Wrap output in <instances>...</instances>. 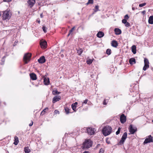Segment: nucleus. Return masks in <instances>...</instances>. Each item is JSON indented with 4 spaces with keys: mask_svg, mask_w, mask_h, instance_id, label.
<instances>
[{
    "mask_svg": "<svg viewBox=\"0 0 153 153\" xmlns=\"http://www.w3.org/2000/svg\"><path fill=\"white\" fill-rule=\"evenodd\" d=\"M103 135L106 136L110 134L112 132L111 128L108 126H106L102 130Z\"/></svg>",
    "mask_w": 153,
    "mask_h": 153,
    "instance_id": "nucleus-1",
    "label": "nucleus"
},
{
    "mask_svg": "<svg viewBox=\"0 0 153 153\" xmlns=\"http://www.w3.org/2000/svg\"><path fill=\"white\" fill-rule=\"evenodd\" d=\"M92 146V143L90 139L86 140L83 143V146L84 148L88 149Z\"/></svg>",
    "mask_w": 153,
    "mask_h": 153,
    "instance_id": "nucleus-2",
    "label": "nucleus"
},
{
    "mask_svg": "<svg viewBox=\"0 0 153 153\" xmlns=\"http://www.w3.org/2000/svg\"><path fill=\"white\" fill-rule=\"evenodd\" d=\"M11 15L8 11H5L3 12L2 17L4 20H9L10 18Z\"/></svg>",
    "mask_w": 153,
    "mask_h": 153,
    "instance_id": "nucleus-3",
    "label": "nucleus"
},
{
    "mask_svg": "<svg viewBox=\"0 0 153 153\" xmlns=\"http://www.w3.org/2000/svg\"><path fill=\"white\" fill-rule=\"evenodd\" d=\"M31 54L30 53L25 54L23 57V61L25 64H27L30 61Z\"/></svg>",
    "mask_w": 153,
    "mask_h": 153,
    "instance_id": "nucleus-4",
    "label": "nucleus"
},
{
    "mask_svg": "<svg viewBox=\"0 0 153 153\" xmlns=\"http://www.w3.org/2000/svg\"><path fill=\"white\" fill-rule=\"evenodd\" d=\"M127 136V133L126 132L124 133L120 141L119 142L118 144L122 145L123 144Z\"/></svg>",
    "mask_w": 153,
    "mask_h": 153,
    "instance_id": "nucleus-5",
    "label": "nucleus"
},
{
    "mask_svg": "<svg viewBox=\"0 0 153 153\" xmlns=\"http://www.w3.org/2000/svg\"><path fill=\"white\" fill-rule=\"evenodd\" d=\"M153 142V138L151 135L147 136L144 141L143 144H145L148 143Z\"/></svg>",
    "mask_w": 153,
    "mask_h": 153,
    "instance_id": "nucleus-6",
    "label": "nucleus"
},
{
    "mask_svg": "<svg viewBox=\"0 0 153 153\" xmlns=\"http://www.w3.org/2000/svg\"><path fill=\"white\" fill-rule=\"evenodd\" d=\"M86 131L87 133L91 135L94 134L95 133L96 130L94 128H87Z\"/></svg>",
    "mask_w": 153,
    "mask_h": 153,
    "instance_id": "nucleus-7",
    "label": "nucleus"
},
{
    "mask_svg": "<svg viewBox=\"0 0 153 153\" xmlns=\"http://www.w3.org/2000/svg\"><path fill=\"white\" fill-rule=\"evenodd\" d=\"M137 128L136 127H133L132 125H131L129 126V132L131 134H134L137 131Z\"/></svg>",
    "mask_w": 153,
    "mask_h": 153,
    "instance_id": "nucleus-8",
    "label": "nucleus"
},
{
    "mask_svg": "<svg viewBox=\"0 0 153 153\" xmlns=\"http://www.w3.org/2000/svg\"><path fill=\"white\" fill-rule=\"evenodd\" d=\"M126 121V117L123 114H122L120 117V121L121 123H123Z\"/></svg>",
    "mask_w": 153,
    "mask_h": 153,
    "instance_id": "nucleus-9",
    "label": "nucleus"
},
{
    "mask_svg": "<svg viewBox=\"0 0 153 153\" xmlns=\"http://www.w3.org/2000/svg\"><path fill=\"white\" fill-rule=\"evenodd\" d=\"M47 44V42L45 41H41L40 42V45L42 48L45 49L46 47Z\"/></svg>",
    "mask_w": 153,
    "mask_h": 153,
    "instance_id": "nucleus-10",
    "label": "nucleus"
},
{
    "mask_svg": "<svg viewBox=\"0 0 153 153\" xmlns=\"http://www.w3.org/2000/svg\"><path fill=\"white\" fill-rule=\"evenodd\" d=\"M38 62L41 64H42L45 62V59L44 56L41 57L38 60Z\"/></svg>",
    "mask_w": 153,
    "mask_h": 153,
    "instance_id": "nucleus-11",
    "label": "nucleus"
},
{
    "mask_svg": "<svg viewBox=\"0 0 153 153\" xmlns=\"http://www.w3.org/2000/svg\"><path fill=\"white\" fill-rule=\"evenodd\" d=\"M61 99V97L60 96H56L53 99V102L55 103L57 101H59Z\"/></svg>",
    "mask_w": 153,
    "mask_h": 153,
    "instance_id": "nucleus-12",
    "label": "nucleus"
},
{
    "mask_svg": "<svg viewBox=\"0 0 153 153\" xmlns=\"http://www.w3.org/2000/svg\"><path fill=\"white\" fill-rule=\"evenodd\" d=\"M35 2V0H29L28 1L29 5L30 7L33 6Z\"/></svg>",
    "mask_w": 153,
    "mask_h": 153,
    "instance_id": "nucleus-13",
    "label": "nucleus"
},
{
    "mask_svg": "<svg viewBox=\"0 0 153 153\" xmlns=\"http://www.w3.org/2000/svg\"><path fill=\"white\" fill-rule=\"evenodd\" d=\"M31 79L32 80H35L37 79L36 76L33 73H31L30 75Z\"/></svg>",
    "mask_w": 153,
    "mask_h": 153,
    "instance_id": "nucleus-14",
    "label": "nucleus"
},
{
    "mask_svg": "<svg viewBox=\"0 0 153 153\" xmlns=\"http://www.w3.org/2000/svg\"><path fill=\"white\" fill-rule=\"evenodd\" d=\"M111 46L114 47H117L118 46V43L117 41L113 40L111 43Z\"/></svg>",
    "mask_w": 153,
    "mask_h": 153,
    "instance_id": "nucleus-15",
    "label": "nucleus"
},
{
    "mask_svg": "<svg viewBox=\"0 0 153 153\" xmlns=\"http://www.w3.org/2000/svg\"><path fill=\"white\" fill-rule=\"evenodd\" d=\"M104 36V33L101 31L99 32L97 35V36L99 38L102 37Z\"/></svg>",
    "mask_w": 153,
    "mask_h": 153,
    "instance_id": "nucleus-16",
    "label": "nucleus"
},
{
    "mask_svg": "<svg viewBox=\"0 0 153 153\" xmlns=\"http://www.w3.org/2000/svg\"><path fill=\"white\" fill-rule=\"evenodd\" d=\"M114 32L116 35H119L121 33V30L119 28H115L114 29Z\"/></svg>",
    "mask_w": 153,
    "mask_h": 153,
    "instance_id": "nucleus-17",
    "label": "nucleus"
},
{
    "mask_svg": "<svg viewBox=\"0 0 153 153\" xmlns=\"http://www.w3.org/2000/svg\"><path fill=\"white\" fill-rule=\"evenodd\" d=\"M132 51L134 54L136 53V47L135 45H133L131 47Z\"/></svg>",
    "mask_w": 153,
    "mask_h": 153,
    "instance_id": "nucleus-18",
    "label": "nucleus"
},
{
    "mask_svg": "<svg viewBox=\"0 0 153 153\" xmlns=\"http://www.w3.org/2000/svg\"><path fill=\"white\" fill-rule=\"evenodd\" d=\"M14 144L15 145H17L19 142V138L17 136H15L14 137Z\"/></svg>",
    "mask_w": 153,
    "mask_h": 153,
    "instance_id": "nucleus-19",
    "label": "nucleus"
},
{
    "mask_svg": "<svg viewBox=\"0 0 153 153\" xmlns=\"http://www.w3.org/2000/svg\"><path fill=\"white\" fill-rule=\"evenodd\" d=\"M149 23L151 24H153V16H150L149 19Z\"/></svg>",
    "mask_w": 153,
    "mask_h": 153,
    "instance_id": "nucleus-20",
    "label": "nucleus"
},
{
    "mask_svg": "<svg viewBox=\"0 0 153 153\" xmlns=\"http://www.w3.org/2000/svg\"><path fill=\"white\" fill-rule=\"evenodd\" d=\"M44 82L45 85H48L49 83V78H45L44 79Z\"/></svg>",
    "mask_w": 153,
    "mask_h": 153,
    "instance_id": "nucleus-21",
    "label": "nucleus"
},
{
    "mask_svg": "<svg viewBox=\"0 0 153 153\" xmlns=\"http://www.w3.org/2000/svg\"><path fill=\"white\" fill-rule=\"evenodd\" d=\"M129 62L130 64H133L135 63V59L134 58H131L129 59Z\"/></svg>",
    "mask_w": 153,
    "mask_h": 153,
    "instance_id": "nucleus-22",
    "label": "nucleus"
},
{
    "mask_svg": "<svg viewBox=\"0 0 153 153\" xmlns=\"http://www.w3.org/2000/svg\"><path fill=\"white\" fill-rule=\"evenodd\" d=\"M144 65H149V61L148 59L145 58L144 59Z\"/></svg>",
    "mask_w": 153,
    "mask_h": 153,
    "instance_id": "nucleus-23",
    "label": "nucleus"
},
{
    "mask_svg": "<svg viewBox=\"0 0 153 153\" xmlns=\"http://www.w3.org/2000/svg\"><path fill=\"white\" fill-rule=\"evenodd\" d=\"M77 53L79 55H80L82 53L83 51L82 49L79 48V49L77 50Z\"/></svg>",
    "mask_w": 153,
    "mask_h": 153,
    "instance_id": "nucleus-24",
    "label": "nucleus"
},
{
    "mask_svg": "<svg viewBox=\"0 0 153 153\" xmlns=\"http://www.w3.org/2000/svg\"><path fill=\"white\" fill-rule=\"evenodd\" d=\"M48 108H45V109L43 110L41 112V115H43L45 114V112H46V111H48Z\"/></svg>",
    "mask_w": 153,
    "mask_h": 153,
    "instance_id": "nucleus-25",
    "label": "nucleus"
},
{
    "mask_svg": "<svg viewBox=\"0 0 153 153\" xmlns=\"http://www.w3.org/2000/svg\"><path fill=\"white\" fill-rule=\"evenodd\" d=\"M24 151L25 153H29L30 152V150L28 147H25L24 149Z\"/></svg>",
    "mask_w": 153,
    "mask_h": 153,
    "instance_id": "nucleus-26",
    "label": "nucleus"
},
{
    "mask_svg": "<svg viewBox=\"0 0 153 153\" xmlns=\"http://www.w3.org/2000/svg\"><path fill=\"white\" fill-rule=\"evenodd\" d=\"M60 93V92H59L57 90H53L52 91V94L54 95H55L56 94H59Z\"/></svg>",
    "mask_w": 153,
    "mask_h": 153,
    "instance_id": "nucleus-27",
    "label": "nucleus"
},
{
    "mask_svg": "<svg viewBox=\"0 0 153 153\" xmlns=\"http://www.w3.org/2000/svg\"><path fill=\"white\" fill-rule=\"evenodd\" d=\"M65 110L66 114H68L69 113L70 109L68 108L67 107H65Z\"/></svg>",
    "mask_w": 153,
    "mask_h": 153,
    "instance_id": "nucleus-28",
    "label": "nucleus"
},
{
    "mask_svg": "<svg viewBox=\"0 0 153 153\" xmlns=\"http://www.w3.org/2000/svg\"><path fill=\"white\" fill-rule=\"evenodd\" d=\"M99 7L98 5L96 6L95 7V9H94V12H96L97 11L99 10Z\"/></svg>",
    "mask_w": 153,
    "mask_h": 153,
    "instance_id": "nucleus-29",
    "label": "nucleus"
},
{
    "mask_svg": "<svg viewBox=\"0 0 153 153\" xmlns=\"http://www.w3.org/2000/svg\"><path fill=\"white\" fill-rule=\"evenodd\" d=\"M106 53L108 55H110L111 53V50L110 49H108L106 50Z\"/></svg>",
    "mask_w": 153,
    "mask_h": 153,
    "instance_id": "nucleus-30",
    "label": "nucleus"
},
{
    "mask_svg": "<svg viewBox=\"0 0 153 153\" xmlns=\"http://www.w3.org/2000/svg\"><path fill=\"white\" fill-rule=\"evenodd\" d=\"M149 67V65H144V66L143 68V70L144 71H146L147 69Z\"/></svg>",
    "mask_w": 153,
    "mask_h": 153,
    "instance_id": "nucleus-31",
    "label": "nucleus"
},
{
    "mask_svg": "<svg viewBox=\"0 0 153 153\" xmlns=\"http://www.w3.org/2000/svg\"><path fill=\"white\" fill-rule=\"evenodd\" d=\"M76 105H73V104H72L71 105V107L73 109V110L75 111H76Z\"/></svg>",
    "mask_w": 153,
    "mask_h": 153,
    "instance_id": "nucleus-32",
    "label": "nucleus"
},
{
    "mask_svg": "<svg viewBox=\"0 0 153 153\" xmlns=\"http://www.w3.org/2000/svg\"><path fill=\"white\" fill-rule=\"evenodd\" d=\"M42 28L43 31L45 33L47 32V27H46L45 26H43L42 27Z\"/></svg>",
    "mask_w": 153,
    "mask_h": 153,
    "instance_id": "nucleus-33",
    "label": "nucleus"
},
{
    "mask_svg": "<svg viewBox=\"0 0 153 153\" xmlns=\"http://www.w3.org/2000/svg\"><path fill=\"white\" fill-rule=\"evenodd\" d=\"M93 3V0H88V2L87 3V5L90 4H92Z\"/></svg>",
    "mask_w": 153,
    "mask_h": 153,
    "instance_id": "nucleus-34",
    "label": "nucleus"
},
{
    "mask_svg": "<svg viewBox=\"0 0 153 153\" xmlns=\"http://www.w3.org/2000/svg\"><path fill=\"white\" fill-rule=\"evenodd\" d=\"M92 62V60L91 59H89L87 61V63L88 64H90Z\"/></svg>",
    "mask_w": 153,
    "mask_h": 153,
    "instance_id": "nucleus-35",
    "label": "nucleus"
},
{
    "mask_svg": "<svg viewBox=\"0 0 153 153\" xmlns=\"http://www.w3.org/2000/svg\"><path fill=\"white\" fill-rule=\"evenodd\" d=\"M75 28V27H72L71 30H70L69 31V32H70V33H71L72 34V32L74 30Z\"/></svg>",
    "mask_w": 153,
    "mask_h": 153,
    "instance_id": "nucleus-36",
    "label": "nucleus"
},
{
    "mask_svg": "<svg viewBox=\"0 0 153 153\" xmlns=\"http://www.w3.org/2000/svg\"><path fill=\"white\" fill-rule=\"evenodd\" d=\"M121 128L119 127L117 131H116V133L117 135H118L120 133Z\"/></svg>",
    "mask_w": 153,
    "mask_h": 153,
    "instance_id": "nucleus-37",
    "label": "nucleus"
},
{
    "mask_svg": "<svg viewBox=\"0 0 153 153\" xmlns=\"http://www.w3.org/2000/svg\"><path fill=\"white\" fill-rule=\"evenodd\" d=\"M108 102V100H107L106 99H105L103 102V104L104 105H107Z\"/></svg>",
    "mask_w": 153,
    "mask_h": 153,
    "instance_id": "nucleus-38",
    "label": "nucleus"
},
{
    "mask_svg": "<svg viewBox=\"0 0 153 153\" xmlns=\"http://www.w3.org/2000/svg\"><path fill=\"white\" fill-rule=\"evenodd\" d=\"M146 4V3H143L140 4L139 5V6L140 7H143V6H145Z\"/></svg>",
    "mask_w": 153,
    "mask_h": 153,
    "instance_id": "nucleus-39",
    "label": "nucleus"
},
{
    "mask_svg": "<svg viewBox=\"0 0 153 153\" xmlns=\"http://www.w3.org/2000/svg\"><path fill=\"white\" fill-rule=\"evenodd\" d=\"M125 25L126 27H128L130 26V24L128 22H127L125 24Z\"/></svg>",
    "mask_w": 153,
    "mask_h": 153,
    "instance_id": "nucleus-40",
    "label": "nucleus"
},
{
    "mask_svg": "<svg viewBox=\"0 0 153 153\" xmlns=\"http://www.w3.org/2000/svg\"><path fill=\"white\" fill-rule=\"evenodd\" d=\"M122 23L125 24V23L127 22V20L126 19H123L122 20Z\"/></svg>",
    "mask_w": 153,
    "mask_h": 153,
    "instance_id": "nucleus-41",
    "label": "nucleus"
},
{
    "mask_svg": "<svg viewBox=\"0 0 153 153\" xmlns=\"http://www.w3.org/2000/svg\"><path fill=\"white\" fill-rule=\"evenodd\" d=\"M104 151L103 149L101 148V149L99 152V153H103Z\"/></svg>",
    "mask_w": 153,
    "mask_h": 153,
    "instance_id": "nucleus-42",
    "label": "nucleus"
},
{
    "mask_svg": "<svg viewBox=\"0 0 153 153\" xmlns=\"http://www.w3.org/2000/svg\"><path fill=\"white\" fill-rule=\"evenodd\" d=\"M54 113L56 114H59V111L57 110L54 111Z\"/></svg>",
    "mask_w": 153,
    "mask_h": 153,
    "instance_id": "nucleus-43",
    "label": "nucleus"
},
{
    "mask_svg": "<svg viewBox=\"0 0 153 153\" xmlns=\"http://www.w3.org/2000/svg\"><path fill=\"white\" fill-rule=\"evenodd\" d=\"M124 18H125V19H128L129 18V17L128 16V15H127V14H126V15L125 16H124Z\"/></svg>",
    "mask_w": 153,
    "mask_h": 153,
    "instance_id": "nucleus-44",
    "label": "nucleus"
},
{
    "mask_svg": "<svg viewBox=\"0 0 153 153\" xmlns=\"http://www.w3.org/2000/svg\"><path fill=\"white\" fill-rule=\"evenodd\" d=\"M88 101V99H85V100L84 101V102L83 103L86 104Z\"/></svg>",
    "mask_w": 153,
    "mask_h": 153,
    "instance_id": "nucleus-45",
    "label": "nucleus"
},
{
    "mask_svg": "<svg viewBox=\"0 0 153 153\" xmlns=\"http://www.w3.org/2000/svg\"><path fill=\"white\" fill-rule=\"evenodd\" d=\"M12 0H3V1L4 2H10Z\"/></svg>",
    "mask_w": 153,
    "mask_h": 153,
    "instance_id": "nucleus-46",
    "label": "nucleus"
},
{
    "mask_svg": "<svg viewBox=\"0 0 153 153\" xmlns=\"http://www.w3.org/2000/svg\"><path fill=\"white\" fill-rule=\"evenodd\" d=\"M78 103L77 102H75L73 104H73V105H76H76H77Z\"/></svg>",
    "mask_w": 153,
    "mask_h": 153,
    "instance_id": "nucleus-47",
    "label": "nucleus"
},
{
    "mask_svg": "<svg viewBox=\"0 0 153 153\" xmlns=\"http://www.w3.org/2000/svg\"><path fill=\"white\" fill-rule=\"evenodd\" d=\"M143 14H144L146 13V11L145 10L141 12Z\"/></svg>",
    "mask_w": 153,
    "mask_h": 153,
    "instance_id": "nucleus-48",
    "label": "nucleus"
},
{
    "mask_svg": "<svg viewBox=\"0 0 153 153\" xmlns=\"http://www.w3.org/2000/svg\"><path fill=\"white\" fill-rule=\"evenodd\" d=\"M33 124V121L32 122V123H31L29 124V126H31Z\"/></svg>",
    "mask_w": 153,
    "mask_h": 153,
    "instance_id": "nucleus-49",
    "label": "nucleus"
},
{
    "mask_svg": "<svg viewBox=\"0 0 153 153\" xmlns=\"http://www.w3.org/2000/svg\"><path fill=\"white\" fill-rule=\"evenodd\" d=\"M40 17L41 18H42L43 17V15L42 14H41L40 15Z\"/></svg>",
    "mask_w": 153,
    "mask_h": 153,
    "instance_id": "nucleus-50",
    "label": "nucleus"
},
{
    "mask_svg": "<svg viewBox=\"0 0 153 153\" xmlns=\"http://www.w3.org/2000/svg\"><path fill=\"white\" fill-rule=\"evenodd\" d=\"M61 57H64V55L63 54H62L61 55Z\"/></svg>",
    "mask_w": 153,
    "mask_h": 153,
    "instance_id": "nucleus-51",
    "label": "nucleus"
},
{
    "mask_svg": "<svg viewBox=\"0 0 153 153\" xmlns=\"http://www.w3.org/2000/svg\"><path fill=\"white\" fill-rule=\"evenodd\" d=\"M37 22H38V23L39 24V23H40V20H37Z\"/></svg>",
    "mask_w": 153,
    "mask_h": 153,
    "instance_id": "nucleus-52",
    "label": "nucleus"
},
{
    "mask_svg": "<svg viewBox=\"0 0 153 153\" xmlns=\"http://www.w3.org/2000/svg\"><path fill=\"white\" fill-rule=\"evenodd\" d=\"M71 34V33H70V32H69V33H68V36H68L70 35V34Z\"/></svg>",
    "mask_w": 153,
    "mask_h": 153,
    "instance_id": "nucleus-53",
    "label": "nucleus"
},
{
    "mask_svg": "<svg viewBox=\"0 0 153 153\" xmlns=\"http://www.w3.org/2000/svg\"><path fill=\"white\" fill-rule=\"evenodd\" d=\"M132 9L133 10H135V8L134 7H132Z\"/></svg>",
    "mask_w": 153,
    "mask_h": 153,
    "instance_id": "nucleus-54",
    "label": "nucleus"
},
{
    "mask_svg": "<svg viewBox=\"0 0 153 153\" xmlns=\"http://www.w3.org/2000/svg\"><path fill=\"white\" fill-rule=\"evenodd\" d=\"M107 143L108 144H109V142H107Z\"/></svg>",
    "mask_w": 153,
    "mask_h": 153,
    "instance_id": "nucleus-55",
    "label": "nucleus"
},
{
    "mask_svg": "<svg viewBox=\"0 0 153 153\" xmlns=\"http://www.w3.org/2000/svg\"><path fill=\"white\" fill-rule=\"evenodd\" d=\"M152 122H153V120H152Z\"/></svg>",
    "mask_w": 153,
    "mask_h": 153,
    "instance_id": "nucleus-56",
    "label": "nucleus"
}]
</instances>
